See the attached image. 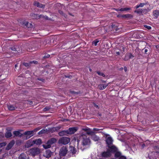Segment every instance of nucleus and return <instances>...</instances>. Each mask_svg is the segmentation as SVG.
I'll return each mask as SVG.
<instances>
[{
	"instance_id": "nucleus-1",
	"label": "nucleus",
	"mask_w": 159,
	"mask_h": 159,
	"mask_svg": "<svg viewBox=\"0 0 159 159\" xmlns=\"http://www.w3.org/2000/svg\"><path fill=\"white\" fill-rule=\"evenodd\" d=\"M79 138L77 139L78 147L83 150L82 147L89 145L90 143V140L85 135H80L79 136Z\"/></svg>"
},
{
	"instance_id": "nucleus-2",
	"label": "nucleus",
	"mask_w": 159,
	"mask_h": 159,
	"mask_svg": "<svg viewBox=\"0 0 159 159\" xmlns=\"http://www.w3.org/2000/svg\"><path fill=\"white\" fill-rule=\"evenodd\" d=\"M106 142L107 146L111 152H115L117 150V148L113 145V139L109 135L106 136Z\"/></svg>"
},
{
	"instance_id": "nucleus-3",
	"label": "nucleus",
	"mask_w": 159,
	"mask_h": 159,
	"mask_svg": "<svg viewBox=\"0 0 159 159\" xmlns=\"http://www.w3.org/2000/svg\"><path fill=\"white\" fill-rule=\"evenodd\" d=\"M34 133V131H30L25 132L23 134V138L24 139H27L33 136Z\"/></svg>"
},
{
	"instance_id": "nucleus-4",
	"label": "nucleus",
	"mask_w": 159,
	"mask_h": 159,
	"mask_svg": "<svg viewBox=\"0 0 159 159\" xmlns=\"http://www.w3.org/2000/svg\"><path fill=\"white\" fill-rule=\"evenodd\" d=\"M40 150L38 148H33L29 150V152L33 156H34L40 153Z\"/></svg>"
},
{
	"instance_id": "nucleus-5",
	"label": "nucleus",
	"mask_w": 159,
	"mask_h": 159,
	"mask_svg": "<svg viewBox=\"0 0 159 159\" xmlns=\"http://www.w3.org/2000/svg\"><path fill=\"white\" fill-rule=\"evenodd\" d=\"M93 134V131L89 128H83L81 132V135H86L87 134L89 135L92 134Z\"/></svg>"
},
{
	"instance_id": "nucleus-6",
	"label": "nucleus",
	"mask_w": 159,
	"mask_h": 159,
	"mask_svg": "<svg viewBox=\"0 0 159 159\" xmlns=\"http://www.w3.org/2000/svg\"><path fill=\"white\" fill-rule=\"evenodd\" d=\"M70 141V139L67 137H63L59 140V143L63 144H68Z\"/></svg>"
},
{
	"instance_id": "nucleus-7",
	"label": "nucleus",
	"mask_w": 159,
	"mask_h": 159,
	"mask_svg": "<svg viewBox=\"0 0 159 159\" xmlns=\"http://www.w3.org/2000/svg\"><path fill=\"white\" fill-rule=\"evenodd\" d=\"M68 150L67 148L65 146L62 147L60 149L59 155L60 156H65L67 153Z\"/></svg>"
},
{
	"instance_id": "nucleus-8",
	"label": "nucleus",
	"mask_w": 159,
	"mask_h": 159,
	"mask_svg": "<svg viewBox=\"0 0 159 159\" xmlns=\"http://www.w3.org/2000/svg\"><path fill=\"white\" fill-rule=\"evenodd\" d=\"M116 159H126V157L121 155L120 152H117L115 154Z\"/></svg>"
},
{
	"instance_id": "nucleus-9",
	"label": "nucleus",
	"mask_w": 159,
	"mask_h": 159,
	"mask_svg": "<svg viewBox=\"0 0 159 159\" xmlns=\"http://www.w3.org/2000/svg\"><path fill=\"white\" fill-rule=\"evenodd\" d=\"M78 129L76 127L70 128L68 130H67L68 134H72L76 132Z\"/></svg>"
},
{
	"instance_id": "nucleus-10",
	"label": "nucleus",
	"mask_w": 159,
	"mask_h": 159,
	"mask_svg": "<svg viewBox=\"0 0 159 159\" xmlns=\"http://www.w3.org/2000/svg\"><path fill=\"white\" fill-rule=\"evenodd\" d=\"M89 135L91 136V139L95 141H98L100 139L99 137L97 135H96L95 134V133L93 131V134H90Z\"/></svg>"
},
{
	"instance_id": "nucleus-11",
	"label": "nucleus",
	"mask_w": 159,
	"mask_h": 159,
	"mask_svg": "<svg viewBox=\"0 0 159 159\" xmlns=\"http://www.w3.org/2000/svg\"><path fill=\"white\" fill-rule=\"evenodd\" d=\"M52 152L49 150H47L44 153V156L46 158H49L51 156Z\"/></svg>"
},
{
	"instance_id": "nucleus-12",
	"label": "nucleus",
	"mask_w": 159,
	"mask_h": 159,
	"mask_svg": "<svg viewBox=\"0 0 159 159\" xmlns=\"http://www.w3.org/2000/svg\"><path fill=\"white\" fill-rule=\"evenodd\" d=\"M111 155V152L110 151L107 150V152H104L102 153V156L103 157H107Z\"/></svg>"
},
{
	"instance_id": "nucleus-13",
	"label": "nucleus",
	"mask_w": 159,
	"mask_h": 159,
	"mask_svg": "<svg viewBox=\"0 0 159 159\" xmlns=\"http://www.w3.org/2000/svg\"><path fill=\"white\" fill-rule=\"evenodd\" d=\"M109 84V83L104 84H99L98 85V87L99 89L100 90H102L105 89L108 86Z\"/></svg>"
},
{
	"instance_id": "nucleus-14",
	"label": "nucleus",
	"mask_w": 159,
	"mask_h": 159,
	"mask_svg": "<svg viewBox=\"0 0 159 159\" xmlns=\"http://www.w3.org/2000/svg\"><path fill=\"white\" fill-rule=\"evenodd\" d=\"M19 159H29V157L26 154L22 153L19 156Z\"/></svg>"
},
{
	"instance_id": "nucleus-15",
	"label": "nucleus",
	"mask_w": 159,
	"mask_h": 159,
	"mask_svg": "<svg viewBox=\"0 0 159 159\" xmlns=\"http://www.w3.org/2000/svg\"><path fill=\"white\" fill-rule=\"evenodd\" d=\"M15 143L14 141H11L7 145L6 149L7 150H9L13 146Z\"/></svg>"
},
{
	"instance_id": "nucleus-16",
	"label": "nucleus",
	"mask_w": 159,
	"mask_h": 159,
	"mask_svg": "<svg viewBox=\"0 0 159 159\" xmlns=\"http://www.w3.org/2000/svg\"><path fill=\"white\" fill-rule=\"evenodd\" d=\"M34 144V140L32 141L29 140L27 142L26 146L27 148H29L32 146Z\"/></svg>"
},
{
	"instance_id": "nucleus-17",
	"label": "nucleus",
	"mask_w": 159,
	"mask_h": 159,
	"mask_svg": "<svg viewBox=\"0 0 159 159\" xmlns=\"http://www.w3.org/2000/svg\"><path fill=\"white\" fill-rule=\"evenodd\" d=\"M69 149L70 151L72 153L73 155L75 154L76 152L75 148L72 146H70Z\"/></svg>"
},
{
	"instance_id": "nucleus-18",
	"label": "nucleus",
	"mask_w": 159,
	"mask_h": 159,
	"mask_svg": "<svg viewBox=\"0 0 159 159\" xmlns=\"http://www.w3.org/2000/svg\"><path fill=\"white\" fill-rule=\"evenodd\" d=\"M34 5L36 6H37L38 7L40 8H43L44 6L41 4L39 3V2H35L34 3Z\"/></svg>"
},
{
	"instance_id": "nucleus-19",
	"label": "nucleus",
	"mask_w": 159,
	"mask_h": 159,
	"mask_svg": "<svg viewBox=\"0 0 159 159\" xmlns=\"http://www.w3.org/2000/svg\"><path fill=\"white\" fill-rule=\"evenodd\" d=\"M56 141L57 140L55 138H52L48 140V143H49V144L51 145L52 144L56 142Z\"/></svg>"
},
{
	"instance_id": "nucleus-20",
	"label": "nucleus",
	"mask_w": 159,
	"mask_h": 159,
	"mask_svg": "<svg viewBox=\"0 0 159 159\" xmlns=\"http://www.w3.org/2000/svg\"><path fill=\"white\" fill-rule=\"evenodd\" d=\"M13 134L15 136H19L20 137H23V134H21L19 131H15L13 132Z\"/></svg>"
},
{
	"instance_id": "nucleus-21",
	"label": "nucleus",
	"mask_w": 159,
	"mask_h": 159,
	"mask_svg": "<svg viewBox=\"0 0 159 159\" xmlns=\"http://www.w3.org/2000/svg\"><path fill=\"white\" fill-rule=\"evenodd\" d=\"M129 8H118L116 9L117 11H124L130 10Z\"/></svg>"
},
{
	"instance_id": "nucleus-22",
	"label": "nucleus",
	"mask_w": 159,
	"mask_h": 159,
	"mask_svg": "<svg viewBox=\"0 0 159 159\" xmlns=\"http://www.w3.org/2000/svg\"><path fill=\"white\" fill-rule=\"evenodd\" d=\"M68 134L67 130H63L59 133L60 136H62Z\"/></svg>"
},
{
	"instance_id": "nucleus-23",
	"label": "nucleus",
	"mask_w": 159,
	"mask_h": 159,
	"mask_svg": "<svg viewBox=\"0 0 159 159\" xmlns=\"http://www.w3.org/2000/svg\"><path fill=\"white\" fill-rule=\"evenodd\" d=\"M159 15V11L158 10L155 11L153 12V16L156 18H157Z\"/></svg>"
},
{
	"instance_id": "nucleus-24",
	"label": "nucleus",
	"mask_w": 159,
	"mask_h": 159,
	"mask_svg": "<svg viewBox=\"0 0 159 159\" xmlns=\"http://www.w3.org/2000/svg\"><path fill=\"white\" fill-rule=\"evenodd\" d=\"M43 146L45 149H48L50 148L51 147V145L47 142L45 144H43Z\"/></svg>"
},
{
	"instance_id": "nucleus-25",
	"label": "nucleus",
	"mask_w": 159,
	"mask_h": 159,
	"mask_svg": "<svg viewBox=\"0 0 159 159\" xmlns=\"http://www.w3.org/2000/svg\"><path fill=\"white\" fill-rule=\"evenodd\" d=\"M34 144H40L41 143V140L40 139L34 140Z\"/></svg>"
},
{
	"instance_id": "nucleus-26",
	"label": "nucleus",
	"mask_w": 159,
	"mask_h": 159,
	"mask_svg": "<svg viewBox=\"0 0 159 159\" xmlns=\"http://www.w3.org/2000/svg\"><path fill=\"white\" fill-rule=\"evenodd\" d=\"M11 136L12 134L10 131H7L5 134V137L7 138L10 137Z\"/></svg>"
},
{
	"instance_id": "nucleus-27",
	"label": "nucleus",
	"mask_w": 159,
	"mask_h": 159,
	"mask_svg": "<svg viewBox=\"0 0 159 159\" xmlns=\"http://www.w3.org/2000/svg\"><path fill=\"white\" fill-rule=\"evenodd\" d=\"M8 108L9 110L12 111L14 110L16 108L12 105H11L8 106Z\"/></svg>"
},
{
	"instance_id": "nucleus-28",
	"label": "nucleus",
	"mask_w": 159,
	"mask_h": 159,
	"mask_svg": "<svg viewBox=\"0 0 159 159\" xmlns=\"http://www.w3.org/2000/svg\"><path fill=\"white\" fill-rule=\"evenodd\" d=\"M145 5V4L144 3H141L139 5L136 6L135 7L136 8H138L139 7H143Z\"/></svg>"
},
{
	"instance_id": "nucleus-29",
	"label": "nucleus",
	"mask_w": 159,
	"mask_h": 159,
	"mask_svg": "<svg viewBox=\"0 0 159 159\" xmlns=\"http://www.w3.org/2000/svg\"><path fill=\"white\" fill-rule=\"evenodd\" d=\"M61 127L60 126L54 127L52 128L53 130L54 131H57L60 129Z\"/></svg>"
},
{
	"instance_id": "nucleus-30",
	"label": "nucleus",
	"mask_w": 159,
	"mask_h": 159,
	"mask_svg": "<svg viewBox=\"0 0 159 159\" xmlns=\"http://www.w3.org/2000/svg\"><path fill=\"white\" fill-rule=\"evenodd\" d=\"M99 42V41L98 40H96L94 41L93 42V44L94 46H96L97 45V43Z\"/></svg>"
},
{
	"instance_id": "nucleus-31",
	"label": "nucleus",
	"mask_w": 159,
	"mask_h": 159,
	"mask_svg": "<svg viewBox=\"0 0 159 159\" xmlns=\"http://www.w3.org/2000/svg\"><path fill=\"white\" fill-rule=\"evenodd\" d=\"M129 59V56L128 54H127L125 55V57L124 58V60L125 61H127V60H128Z\"/></svg>"
},
{
	"instance_id": "nucleus-32",
	"label": "nucleus",
	"mask_w": 159,
	"mask_h": 159,
	"mask_svg": "<svg viewBox=\"0 0 159 159\" xmlns=\"http://www.w3.org/2000/svg\"><path fill=\"white\" fill-rule=\"evenodd\" d=\"M135 12L138 13H141L142 12V9L136 10L135 11Z\"/></svg>"
},
{
	"instance_id": "nucleus-33",
	"label": "nucleus",
	"mask_w": 159,
	"mask_h": 159,
	"mask_svg": "<svg viewBox=\"0 0 159 159\" xmlns=\"http://www.w3.org/2000/svg\"><path fill=\"white\" fill-rule=\"evenodd\" d=\"M46 132V131L44 130H42L39 132V134H40L43 133H44Z\"/></svg>"
},
{
	"instance_id": "nucleus-34",
	"label": "nucleus",
	"mask_w": 159,
	"mask_h": 159,
	"mask_svg": "<svg viewBox=\"0 0 159 159\" xmlns=\"http://www.w3.org/2000/svg\"><path fill=\"white\" fill-rule=\"evenodd\" d=\"M97 73L98 74L102 76L103 77L105 76V75L102 72H98Z\"/></svg>"
},
{
	"instance_id": "nucleus-35",
	"label": "nucleus",
	"mask_w": 159,
	"mask_h": 159,
	"mask_svg": "<svg viewBox=\"0 0 159 159\" xmlns=\"http://www.w3.org/2000/svg\"><path fill=\"white\" fill-rule=\"evenodd\" d=\"M6 144L5 143H0V148L3 147L4 146L6 145Z\"/></svg>"
},
{
	"instance_id": "nucleus-36",
	"label": "nucleus",
	"mask_w": 159,
	"mask_h": 159,
	"mask_svg": "<svg viewBox=\"0 0 159 159\" xmlns=\"http://www.w3.org/2000/svg\"><path fill=\"white\" fill-rule=\"evenodd\" d=\"M144 27L148 29V30H150L151 29V27L150 26H148L147 25H144Z\"/></svg>"
},
{
	"instance_id": "nucleus-37",
	"label": "nucleus",
	"mask_w": 159,
	"mask_h": 159,
	"mask_svg": "<svg viewBox=\"0 0 159 159\" xmlns=\"http://www.w3.org/2000/svg\"><path fill=\"white\" fill-rule=\"evenodd\" d=\"M128 55L129 56V59H130V58L131 59V58H133V57H134L131 54L129 53V54H128Z\"/></svg>"
},
{
	"instance_id": "nucleus-38",
	"label": "nucleus",
	"mask_w": 159,
	"mask_h": 159,
	"mask_svg": "<svg viewBox=\"0 0 159 159\" xmlns=\"http://www.w3.org/2000/svg\"><path fill=\"white\" fill-rule=\"evenodd\" d=\"M37 63H38V62L35 61H31L30 62V63H34L35 64H36Z\"/></svg>"
},
{
	"instance_id": "nucleus-39",
	"label": "nucleus",
	"mask_w": 159,
	"mask_h": 159,
	"mask_svg": "<svg viewBox=\"0 0 159 159\" xmlns=\"http://www.w3.org/2000/svg\"><path fill=\"white\" fill-rule=\"evenodd\" d=\"M24 65L26 67H28L29 66V64L28 63H24Z\"/></svg>"
},
{
	"instance_id": "nucleus-40",
	"label": "nucleus",
	"mask_w": 159,
	"mask_h": 159,
	"mask_svg": "<svg viewBox=\"0 0 159 159\" xmlns=\"http://www.w3.org/2000/svg\"><path fill=\"white\" fill-rule=\"evenodd\" d=\"M11 49L13 51H16V48L15 47H12L11 48Z\"/></svg>"
},
{
	"instance_id": "nucleus-41",
	"label": "nucleus",
	"mask_w": 159,
	"mask_h": 159,
	"mask_svg": "<svg viewBox=\"0 0 159 159\" xmlns=\"http://www.w3.org/2000/svg\"><path fill=\"white\" fill-rule=\"evenodd\" d=\"M50 57V55H47L44 56V58H48Z\"/></svg>"
},
{
	"instance_id": "nucleus-42",
	"label": "nucleus",
	"mask_w": 159,
	"mask_h": 159,
	"mask_svg": "<svg viewBox=\"0 0 159 159\" xmlns=\"http://www.w3.org/2000/svg\"><path fill=\"white\" fill-rule=\"evenodd\" d=\"M70 93L72 94L77 93V92H75L74 91H70Z\"/></svg>"
},
{
	"instance_id": "nucleus-43",
	"label": "nucleus",
	"mask_w": 159,
	"mask_h": 159,
	"mask_svg": "<svg viewBox=\"0 0 159 159\" xmlns=\"http://www.w3.org/2000/svg\"><path fill=\"white\" fill-rule=\"evenodd\" d=\"M93 130L94 131H98L99 130V129L97 128H94Z\"/></svg>"
},
{
	"instance_id": "nucleus-44",
	"label": "nucleus",
	"mask_w": 159,
	"mask_h": 159,
	"mask_svg": "<svg viewBox=\"0 0 159 159\" xmlns=\"http://www.w3.org/2000/svg\"><path fill=\"white\" fill-rule=\"evenodd\" d=\"M25 25L27 26H28V25L29 24V23L27 22H26L25 23Z\"/></svg>"
},
{
	"instance_id": "nucleus-45",
	"label": "nucleus",
	"mask_w": 159,
	"mask_h": 159,
	"mask_svg": "<svg viewBox=\"0 0 159 159\" xmlns=\"http://www.w3.org/2000/svg\"><path fill=\"white\" fill-rule=\"evenodd\" d=\"M48 110V108H47L45 107L44 108V110L47 111V110Z\"/></svg>"
},
{
	"instance_id": "nucleus-46",
	"label": "nucleus",
	"mask_w": 159,
	"mask_h": 159,
	"mask_svg": "<svg viewBox=\"0 0 159 159\" xmlns=\"http://www.w3.org/2000/svg\"><path fill=\"white\" fill-rule=\"evenodd\" d=\"M116 54L118 55H119L120 54V52H116Z\"/></svg>"
},
{
	"instance_id": "nucleus-47",
	"label": "nucleus",
	"mask_w": 159,
	"mask_h": 159,
	"mask_svg": "<svg viewBox=\"0 0 159 159\" xmlns=\"http://www.w3.org/2000/svg\"><path fill=\"white\" fill-rule=\"evenodd\" d=\"M124 70H125V71H126V70H127V68H126V67H124Z\"/></svg>"
},
{
	"instance_id": "nucleus-48",
	"label": "nucleus",
	"mask_w": 159,
	"mask_h": 159,
	"mask_svg": "<svg viewBox=\"0 0 159 159\" xmlns=\"http://www.w3.org/2000/svg\"><path fill=\"white\" fill-rule=\"evenodd\" d=\"M148 51V50L147 49H145L144 52L145 53H146Z\"/></svg>"
},
{
	"instance_id": "nucleus-49",
	"label": "nucleus",
	"mask_w": 159,
	"mask_h": 159,
	"mask_svg": "<svg viewBox=\"0 0 159 159\" xmlns=\"http://www.w3.org/2000/svg\"><path fill=\"white\" fill-rule=\"evenodd\" d=\"M94 106L95 107H96V108H98V105H96V104H95L94 105Z\"/></svg>"
},
{
	"instance_id": "nucleus-50",
	"label": "nucleus",
	"mask_w": 159,
	"mask_h": 159,
	"mask_svg": "<svg viewBox=\"0 0 159 159\" xmlns=\"http://www.w3.org/2000/svg\"><path fill=\"white\" fill-rule=\"evenodd\" d=\"M146 143H148L149 142L148 141H146Z\"/></svg>"
},
{
	"instance_id": "nucleus-51",
	"label": "nucleus",
	"mask_w": 159,
	"mask_h": 159,
	"mask_svg": "<svg viewBox=\"0 0 159 159\" xmlns=\"http://www.w3.org/2000/svg\"><path fill=\"white\" fill-rule=\"evenodd\" d=\"M54 159H59V158L58 157H55Z\"/></svg>"
},
{
	"instance_id": "nucleus-52",
	"label": "nucleus",
	"mask_w": 159,
	"mask_h": 159,
	"mask_svg": "<svg viewBox=\"0 0 159 159\" xmlns=\"http://www.w3.org/2000/svg\"><path fill=\"white\" fill-rule=\"evenodd\" d=\"M142 146H143V147L144 146H145V144H143V145Z\"/></svg>"
},
{
	"instance_id": "nucleus-53",
	"label": "nucleus",
	"mask_w": 159,
	"mask_h": 159,
	"mask_svg": "<svg viewBox=\"0 0 159 159\" xmlns=\"http://www.w3.org/2000/svg\"><path fill=\"white\" fill-rule=\"evenodd\" d=\"M17 64L15 65V67L16 68L17 67Z\"/></svg>"
},
{
	"instance_id": "nucleus-54",
	"label": "nucleus",
	"mask_w": 159,
	"mask_h": 159,
	"mask_svg": "<svg viewBox=\"0 0 159 159\" xmlns=\"http://www.w3.org/2000/svg\"><path fill=\"white\" fill-rule=\"evenodd\" d=\"M102 82H105V81H103Z\"/></svg>"
},
{
	"instance_id": "nucleus-55",
	"label": "nucleus",
	"mask_w": 159,
	"mask_h": 159,
	"mask_svg": "<svg viewBox=\"0 0 159 159\" xmlns=\"http://www.w3.org/2000/svg\"><path fill=\"white\" fill-rule=\"evenodd\" d=\"M30 25H31L32 26V24H30Z\"/></svg>"
},
{
	"instance_id": "nucleus-56",
	"label": "nucleus",
	"mask_w": 159,
	"mask_h": 159,
	"mask_svg": "<svg viewBox=\"0 0 159 159\" xmlns=\"http://www.w3.org/2000/svg\"><path fill=\"white\" fill-rule=\"evenodd\" d=\"M90 71H91V69H90Z\"/></svg>"
}]
</instances>
